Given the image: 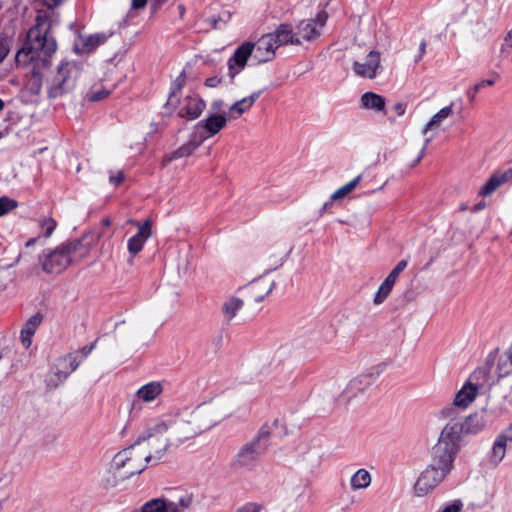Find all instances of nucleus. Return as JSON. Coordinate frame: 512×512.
Masks as SVG:
<instances>
[{
	"instance_id": "f257e3e1",
	"label": "nucleus",
	"mask_w": 512,
	"mask_h": 512,
	"mask_svg": "<svg viewBox=\"0 0 512 512\" xmlns=\"http://www.w3.org/2000/svg\"><path fill=\"white\" fill-rule=\"evenodd\" d=\"M227 416L218 402L203 403L191 411L160 421L145 429L135 442L148 463L159 461L175 443L194 438L211 429Z\"/></svg>"
},
{
	"instance_id": "f03ea898",
	"label": "nucleus",
	"mask_w": 512,
	"mask_h": 512,
	"mask_svg": "<svg viewBox=\"0 0 512 512\" xmlns=\"http://www.w3.org/2000/svg\"><path fill=\"white\" fill-rule=\"evenodd\" d=\"M100 235L87 232L80 239L69 241L50 251L42 260V269L49 274H59L69 265L86 257Z\"/></svg>"
},
{
	"instance_id": "7ed1b4c3",
	"label": "nucleus",
	"mask_w": 512,
	"mask_h": 512,
	"mask_svg": "<svg viewBox=\"0 0 512 512\" xmlns=\"http://www.w3.org/2000/svg\"><path fill=\"white\" fill-rule=\"evenodd\" d=\"M51 20L46 13H39L35 25L27 34L26 44L15 56L18 65L26 66L40 57L51 56L57 49L55 38L50 34Z\"/></svg>"
},
{
	"instance_id": "20e7f679",
	"label": "nucleus",
	"mask_w": 512,
	"mask_h": 512,
	"mask_svg": "<svg viewBox=\"0 0 512 512\" xmlns=\"http://www.w3.org/2000/svg\"><path fill=\"white\" fill-rule=\"evenodd\" d=\"M437 417L441 420H447V422L431 451L454 461L460 450L462 437L466 435L461 415L455 414L451 410H440Z\"/></svg>"
},
{
	"instance_id": "39448f33",
	"label": "nucleus",
	"mask_w": 512,
	"mask_h": 512,
	"mask_svg": "<svg viewBox=\"0 0 512 512\" xmlns=\"http://www.w3.org/2000/svg\"><path fill=\"white\" fill-rule=\"evenodd\" d=\"M454 461L431 451L430 464L419 474L413 491L418 497L431 493L448 476Z\"/></svg>"
},
{
	"instance_id": "423d86ee",
	"label": "nucleus",
	"mask_w": 512,
	"mask_h": 512,
	"mask_svg": "<svg viewBox=\"0 0 512 512\" xmlns=\"http://www.w3.org/2000/svg\"><path fill=\"white\" fill-rule=\"evenodd\" d=\"M298 42L292 37L290 25L281 24L273 33L263 35L253 45V59L258 63H266L274 59L275 51L282 45Z\"/></svg>"
},
{
	"instance_id": "0eeeda50",
	"label": "nucleus",
	"mask_w": 512,
	"mask_h": 512,
	"mask_svg": "<svg viewBox=\"0 0 512 512\" xmlns=\"http://www.w3.org/2000/svg\"><path fill=\"white\" fill-rule=\"evenodd\" d=\"M80 73L79 64L74 61H62L46 80L48 96L58 98L70 92L75 87Z\"/></svg>"
},
{
	"instance_id": "6e6552de",
	"label": "nucleus",
	"mask_w": 512,
	"mask_h": 512,
	"mask_svg": "<svg viewBox=\"0 0 512 512\" xmlns=\"http://www.w3.org/2000/svg\"><path fill=\"white\" fill-rule=\"evenodd\" d=\"M136 443L118 452L112 461V469L121 478H129L142 473L148 464Z\"/></svg>"
},
{
	"instance_id": "1a4fd4ad",
	"label": "nucleus",
	"mask_w": 512,
	"mask_h": 512,
	"mask_svg": "<svg viewBox=\"0 0 512 512\" xmlns=\"http://www.w3.org/2000/svg\"><path fill=\"white\" fill-rule=\"evenodd\" d=\"M383 367L381 365L369 368L367 371L351 378L341 393L342 401H350L365 393L380 376Z\"/></svg>"
},
{
	"instance_id": "9d476101",
	"label": "nucleus",
	"mask_w": 512,
	"mask_h": 512,
	"mask_svg": "<svg viewBox=\"0 0 512 512\" xmlns=\"http://www.w3.org/2000/svg\"><path fill=\"white\" fill-rule=\"evenodd\" d=\"M79 365L80 360H77V354H67L57 358L45 378L47 387L57 388Z\"/></svg>"
},
{
	"instance_id": "9b49d317",
	"label": "nucleus",
	"mask_w": 512,
	"mask_h": 512,
	"mask_svg": "<svg viewBox=\"0 0 512 512\" xmlns=\"http://www.w3.org/2000/svg\"><path fill=\"white\" fill-rule=\"evenodd\" d=\"M327 14L319 12L315 18L301 21L297 26V31H292V37L298 42L290 43L291 45H299L303 40L311 41L321 35V31L326 23Z\"/></svg>"
},
{
	"instance_id": "f8f14e48",
	"label": "nucleus",
	"mask_w": 512,
	"mask_h": 512,
	"mask_svg": "<svg viewBox=\"0 0 512 512\" xmlns=\"http://www.w3.org/2000/svg\"><path fill=\"white\" fill-rule=\"evenodd\" d=\"M264 449L265 445H258L257 440H252L243 445L235 455L233 467L236 469H252Z\"/></svg>"
},
{
	"instance_id": "ddd939ff",
	"label": "nucleus",
	"mask_w": 512,
	"mask_h": 512,
	"mask_svg": "<svg viewBox=\"0 0 512 512\" xmlns=\"http://www.w3.org/2000/svg\"><path fill=\"white\" fill-rule=\"evenodd\" d=\"M477 395L478 386L471 382H466L455 394L453 402L446 405L441 410H451L453 413L461 415L476 399Z\"/></svg>"
},
{
	"instance_id": "4468645a",
	"label": "nucleus",
	"mask_w": 512,
	"mask_h": 512,
	"mask_svg": "<svg viewBox=\"0 0 512 512\" xmlns=\"http://www.w3.org/2000/svg\"><path fill=\"white\" fill-rule=\"evenodd\" d=\"M253 57V45L251 42L241 44L228 60V75L234 79L246 66L249 57Z\"/></svg>"
},
{
	"instance_id": "2eb2a0df",
	"label": "nucleus",
	"mask_w": 512,
	"mask_h": 512,
	"mask_svg": "<svg viewBox=\"0 0 512 512\" xmlns=\"http://www.w3.org/2000/svg\"><path fill=\"white\" fill-rule=\"evenodd\" d=\"M381 67V55L378 51H370L364 60L355 61L353 64L354 72L363 78L373 79L378 74Z\"/></svg>"
},
{
	"instance_id": "dca6fc26",
	"label": "nucleus",
	"mask_w": 512,
	"mask_h": 512,
	"mask_svg": "<svg viewBox=\"0 0 512 512\" xmlns=\"http://www.w3.org/2000/svg\"><path fill=\"white\" fill-rule=\"evenodd\" d=\"M131 223L135 224L138 228V232L133 235L131 238H129L127 243V248L129 253L132 256H135L138 254L145 244V242L151 237L152 235V221L150 219H146L143 223L137 222V221H131Z\"/></svg>"
},
{
	"instance_id": "f3484780",
	"label": "nucleus",
	"mask_w": 512,
	"mask_h": 512,
	"mask_svg": "<svg viewBox=\"0 0 512 512\" xmlns=\"http://www.w3.org/2000/svg\"><path fill=\"white\" fill-rule=\"evenodd\" d=\"M112 34V32H99L90 35H79L75 43V50L81 54L91 53L105 44Z\"/></svg>"
},
{
	"instance_id": "a211bd4d",
	"label": "nucleus",
	"mask_w": 512,
	"mask_h": 512,
	"mask_svg": "<svg viewBox=\"0 0 512 512\" xmlns=\"http://www.w3.org/2000/svg\"><path fill=\"white\" fill-rule=\"evenodd\" d=\"M206 107L205 102L197 95H187L180 103L178 115L188 120L197 119Z\"/></svg>"
},
{
	"instance_id": "6ab92c4d",
	"label": "nucleus",
	"mask_w": 512,
	"mask_h": 512,
	"mask_svg": "<svg viewBox=\"0 0 512 512\" xmlns=\"http://www.w3.org/2000/svg\"><path fill=\"white\" fill-rule=\"evenodd\" d=\"M512 182V168L504 172H495L480 188L478 194L487 197L493 194L501 185Z\"/></svg>"
},
{
	"instance_id": "aec40b11",
	"label": "nucleus",
	"mask_w": 512,
	"mask_h": 512,
	"mask_svg": "<svg viewBox=\"0 0 512 512\" xmlns=\"http://www.w3.org/2000/svg\"><path fill=\"white\" fill-rule=\"evenodd\" d=\"M275 282L261 278L251 282L246 290L249 296L256 302L262 301L274 288Z\"/></svg>"
},
{
	"instance_id": "412c9836",
	"label": "nucleus",
	"mask_w": 512,
	"mask_h": 512,
	"mask_svg": "<svg viewBox=\"0 0 512 512\" xmlns=\"http://www.w3.org/2000/svg\"><path fill=\"white\" fill-rule=\"evenodd\" d=\"M163 392V386L160 382H150L141 386L135 393V401L148 403L157 399Z\"/></svg>"
},
{
	"instance_id": "4be33fe9",
	"label": "nucleus",
	"mask_w": 512,
	"mask_h": 512,
	"mask_svg": "<svg viewBox=\"0 0 512 512\" xmlns=\"http://www.w3.org/2000/svg\"><path fill=\"white\" fill-rule=\"evenodd\" d=\"M227 121L228 117L224 115L213 114L207 119L200 121L198 123V127H203L207 131L208 138L218 134L226 126Z\"/></svg>"
},
{
	"instance_id": "5701e85b",
	"label": "nucleus",
	"mask_w": 512,
	"mask_h": 512,
	"mask_svg": "<svg viewBox=\"0 0 512 512\" xmlns=\"http://www.w3.org/2000/svg\"><path fill=\"white\" fill-rule=\"evenodd\" d=\"M461 420L466 435L479 433L486 427L487 424L485 416L483 414H473L470 416H465L463 413L461 414Z\"/></svg>"
},
{
	"instance_id": "b1692460",
	"label": "nucleus",
	"mask_w": 512,
	"mask_h": 512,
	"mask_svg": "<svg viewBox=\"0 0 512 512\" xmlns=\"http://www.w3.org/2000/svg\"><path fill=\"white\" fill-rule=\"evenodd\" d=\"M260 93L256 92L251 94L248 97H244L240 99L239 101H236L233 105L229 107V118L230 119H237L239 118L243 113L248 111L253 104L256 102V100L259 98Z\"/></svg>"
},
{
	"instance_id": "393cba45",
	"label": "nucleus",
	"mask_w": 512,
	"mask_h": 512,
	"mask_svg": "<svg viewBox=\"0 0 512 512\" xmlns=\"http://www.w3.org/2000/svg\"><path fill=\"white\" fill-rule=\"evenodd\" d=\"M201 143H202V141H196V140L188 141L187 143L183 144L182 146H180L178 149H176L172 153L165 155L163 158L162 164L167 165L168 163H170L173 160L180 159V158L187 157V156L191 155L196 150V148L200 146Z\"/></svg>"
},
{
	"instance_id": "a878e982",
	"label": "nucleus",
	"mask_w": 512,
	"mask_h": 512,
	"mask_svg": "<svg viewBox=\"0 0 512 512\" xmlns=\"http://www.w3.org/2000/svg\"><path fill=\"white\" fill-rule=\"evenodd\" d=\"M244 301L236 296L227 297L222 303V312L225 319L230 322L243 308Z\"/></svg>"
},
{
	"instance_id": "bb28decb",
	"label": "nucleus",
	"mask_w": 512,
	"mask_h": 512,
	"mask_svg": "<svg viewBox=\"0 0 512 512\" xmlns=\"http://www.w3.org/2000/svg\"><path fill=\"white\" fill-rule=\"evenodd\" d=\"M361 106L365 109L381 112L385 108V99L374 92H366L361 96Z\"/></svg>"
},
{
	"instance_id": "cd10ccee",
	"label": "nucleus",
	"mask_w": 512,
	"mask_h": 512,
	"mask_svg": "<svg viewBox=\"0 0 512 512\" xmlns=\"http://www.w3.org/2000/svg\"><path fill=\"white\" fill-rule=\"evenodd\" d=\"M371 474L366 469H358L350 479V486L353 490H363L370 486Z\"/></svg>"
},
{
	"instance_id": "c85d7f7f",
	"label": "nucleus",
	"mask_w": 512,
	"mask_h": 512,
	"mask_svg": "<svg viewBox=\"0 0 512 512\" xmlns=\"http://www.w3.org/2000/svg\"><path fill=\"white\" fill-rule=\"evenodd\" d=\"M507 445L508 444L498 437L495 438L489 457V461L492 465L498 466L503 461L506 455Z\"/></svg>"
},
{
	"instance_id": "c756f323",
	"label": "nucleus",
	"mask_w": 512,
	"mask_h": 512,
	"mask_svg": "<svg viewBox=\"0 0 512 512\" xmlns=\"http://www.w3.org/2000/svg\"><path fill=\"white\" fill-rule=\"evenodd\" d=\"M453 113L452 105L443 107L440 109L431 119L430 121L424 126L422 133L426 134L429 130H432L434 128H437L440 126V124L447 119L449 116H451Z\"/></svg>"
},
{
	"instance_id": "7c9ffc66",
	"label": "nucleus",
	"mask_w": 512,
	"mask_h": 512,
	"mask_svg": "<svg viewBox=\"0 0 512 512\" xmlns=\"http://www.w3.org/2000/svg\"><path fill=\"white\" fill-rule=\"evenodd\" d=\"M497 372L499 377L512 374V346L499 357Z\"/></svg>"
},
{
	"instance_id": "2f4dec72",
	"label": "nucleus",
	"mask_w": 512,
	"mask_h": 512,
	"mask_svg": "<svg viewBox=\"0 0 512 512\" xmlns=\"http://www.w3.org/2000/svg\"><path fill=\"white\" fill-rule=\"evenodd\" d=\"M281 426H282V423L279 420H275L271 424H265L261 427L256 438H254L253 440H257L258 445H262L261 441L267 440L269 438L270 434H278V429Z\"/></svg>"
},
{
	"instance_id": "473e14b6",
	"label": "nucleus",
	"mask_w": 512,
	"mask_h": 512,
	"mask_svg": "<svg viewBox=\"0 0 512 512\" xmlns=\"http://www.w3.org/2000/svg\"><path fill=\"white\" fill-rule=\"evenodd\" d=\"M361 178H362V176L358 175L353 180H351L350 182H348L344 186H342L339 189H337L331 195V200L332 201H337V200H341L344 197H346L349 193H351L356 188V186L360 182Z\"/></svg>"
},
{
	"instance_id": "72a5a7b5",
	"label": "nucleus",
	"mask_w": 512,
	"mask_h": 512,
	"mask_svg": "<svg viewBox=\"0 0 512 512\" xmlns=\"http://www.w3.org/2000/svg\"><path fill=\"white\" fill-rule=\"evenodd\" d=\"M394 284L395 283H393L390 279L386 278L382 282V284L379 286V288L374 296V299H373L374 304H376V305L382 304L387 299L390 292L392 291Z\"/></svg>"
},
{
	"instance_id": "f704fd0d",
	"label": "nucleus",
	"mask_w": 512,
	"mask_h": 512,
	"mask_svg": "<svg viewBox=\"0 0 512 512\" xmlns=\"http://www.w3.org/2000/svg\"><path fill=\"white\" fill-rule=\"evenodd\" d=\"M38 226L43 230V235L45 237H50L54 232L57 223L52 217L43 216L38 220Z\"/></svg>"
},
{
	"instance_id": "c9c22d12",
	"label": "nucleus",
	"mask_w": 512,
	"mask_h": 512,
	"mask_svg": "<svg viewBox=\"0 0 512 512\" xmlns=\"http://www.w3.org/2000/svg\"><path fill=\"white\" fill-rule=\"evenodd\" d=\"M499 76L496 75L494 79H485V80H482L480 81L479 83H477L476 85H474L472 88H470L468 91H467V96L469 98L470 101H473L477 95V93L480 91V90H483L484 87L486 86H492L495 84L496 82V79L498 78Z\"/></svg>"
},
{
	"instance_id": "e433bc0d",
	"label": "nucleus",
	"mask_w": 512,
	"mask_h": 512,
	"mask_svg": "<svg viewBox=\"0 0 512 512\" xmlns=\"http://www.w3.org/2000/svg\"><path fill=\"white\" fill-rule=\"evenodd\" d=\"M41 322L42 316L40 314H35L27 320L21 330H23L26 334L34 335Z\"/></svg>"
},
{
	"instance_id": "4c0bfd02",
	"label": "nucleus",
	"mask_w": 512,
	"mask_h": 512,
	"mask_svg": "<svg viewBox=\"0 0 512 512\" xmlns=\"http://www.w3.org/2000/svg\"><path fill=\"white\" fill-rule=\"evenodd\" d=\"M18 203L16 200L11 199L7 196L0 197V217L8 214L15 208H17Z\"/></svg>"
},
{
	"instance_id": "58836bf2",
	"label": "nucleus",
	"mask_w": 512,
	"mask_h": 512,
	"mask_svg": "<svg viewBox=\"0 0 512 512\" xmlns=\"http://www.w3.org/2000/svg\"><path fill=\"white\" fill-rule=\"evenodd\" d=\"M110 94V91L107 90V89H104V88H100V89H91L87 94H86V98L89 100V101H92V102H97V101H101L103 99H105L106 97H108Z\"/></svg>"
},
{
	"instance_id": "ea45409f",
	"label": "nucleus",
	"mask_w": 512,
	"mask_h": 512,
	"mask_svg": "<svg viewBox=\"0 0 512 512\" xmlns=\"http://www.w3.org/2000/svg\"><path fill=\"white\" fill-rule=\"evenodd\" d=\"M408 261L407 260H401L398 262V264L394 267V269L390 272V274L386 277L390 279L393 283H396L400 273L407 267Z\"/></svg>"
},
{
	"instance_id": "a19ab883",
	"label": "nucleus",
	"mask_w": 512,
	"mask_h": 512,
	"mask_svg": "<svg viewBox=\"0 0 512 512\" xmlns=\"http://www.w3.org/2000/svg\"><path fill=\"white\" fill-rule=\"evenodd\" d=\"M463 502L461 500H454L443 505L437 512H462Z\"/></svg>"
},
{
	"instance_id": "79ce46f5",
	"label": "nucleus",
	"mask_w": 512,
	"mask_h": 512,
	"mask_svg": "<svg viewBox=\"0 0 512 512\" xmlns=\"http://www.w3.org/2000/svg\"><path fill=\"white\" fill-rule=\"evenodd\" d=\"M11 40L0 35V63L6 58L10 51Z\"/></svg>"
},
{
	"instance_id": "37998d69",
	"label": "nucleus",
	"mask_w": 512,
	"mask_h": 512,
	"mask_svg": "<svg viewBox=\"0 0 512 512\" xmlns=\"http://www.w3.org/2000/svg\"><path fill=\"white\" fill-rule=\"evenodd\" d=\"M95 348V342L90 345L84 346L83 348L72 352L71 354H77V360H80V363L93 351Z\"/></svg>"
},
{
	"instance_id": "c03bdc74",
	"label": "nucleus",
	"mask_w": 512,
	"mask_h": 512,
	"mask_svg": "<svg viewBox=\"0 0 512 512\" xmlns=\"http://www.w3.org/2000/svg\"><path fill=\"white\" fill-rule=\"evenodd\" d=\"M264 506L261 503L249 502L237 510V512H261Z\"/></svg>"
},
{
	"instance_id": "a18cd8bd",
	"label": "nucleus",
	"mask_w": 512,
	"mask_h": 512,
	"mask_svg": "<svg viewBox=\"0 0 512 512\" xmlns=\"http://www.w3.org/2000/svg\"><path fill=\"white\" fill-rule=\"evenodd\" d=\"M497 437L504 441L506 444L512 442V424L505 428L500 434H498Z\"/></svg>"
},
{
	"instance_id": "49530a36",
	"label": "nucleus",
	"mask_w": 512,
	"mask_h": 512,
	"mask_svg": "<svg viewBox=\"0 0 512 512\" xmlns=\"http://www.w3.org/2000/svg\"><path fill=\"white\" fill-rule=\"evenodd\" d=\"M32 334H26L23 330L20 333V340L25 348H29L32 344Z\"/></svg>"
},
{
	"instance_id": "de8ad7c7",
	"label": "nucleus",
	"mask_w": 512,
	"mask_h": 512,
	"mask_svg": "<svg viewBox=\"0 0 512 512\" xmlns=\"http://www.w3.org/2000/svg\"><path fill=\"white\" fill-rule=\"evenodd\" d=\"M506 48H512V29L504 38V44L501 47V52H504Z\"/></svg>"
},
{
	"instance_id": "09e8293b",
	"label": "nucleus",
	"mask_w": 512,
	"mask_h": 512,
	"mask_svg": "<svg viewBox=\"0 0 512 512\" xmlns=\"http://www.w3.org/2000/svg\"><path fill=\"white\" fill-rule=\"evenodd\" d=\"M431 139H432V137H429V138H427V139L425 140L424 145H423V147H422L421 151L419 152V154H418V156H417L416 160H415V161H414V163L412 164V166L416 165L417 163H419V162L421 161V159H422V158H423V156H424V151H425L426 147L428 146V144L430 143Z\"/></svg>"
},
{
	"instance_id": "8fccbe9b",
	"label": "nucleus",
	"mask_w": 512,
	"mask_h": 512,
	"mask_svg": "<svg viewBox=\"0 0 512 512\" xmlns=\"http://www.w3.org/2000/svg\"><path fill=\"white\" fill-rule=\"evenodd\" d=\"M124 180V175L122 172H118L116 175L110 177V182L114 185H119Z\"/></svg>"
},
{
	"instance_id": "3c124183",
	"label": "nucleus",
	"mask_w": 512,
	"mask_h": 512,
	"mask_svg": "<svg viewBox=\"0 0 512 512\" xmlns=\"http://www.w3.org/2000/svg\"><path fill=\"white\" fill-rule=\"evenodd\" d=\"M147 0H132L131 7L132 9H142L146 6Z\"/></svg>"
},
{
	"instance_id": "603ef678",
	"label": "nucleus",
	"mask_w": 512,
	"mask_h": 512,
	"mask_svg": "<svg viewBox=\"0 0 512 512\" xmlns=\"http://www.w3.org/2000/svg\"><path fill=\"white\" fill-rule=\"evenodd\" d=\"M48 8H54L62 3L61 0H40Z\"/></svg>"
},
{
	"instance_id": "864d4df0",
	"label": "nucleus",
	"mask_w": 512,
	"mask_h": 512,
	"mask_svg": "<svg viewBox=\"0 0 512 512\" xmlns=\"http://www.w3.org/2000/svg\"><path fill=\"white\" fill-rule=\"evenodd\" d=\"M185 74L184 72H182L175 80V86L177 87V89H181V87L184 85L185 83Z\"/></svg>"
},
{
	"instance_id": "5fc2aeb1",
	"label": "nucleus",
	"mask_w": 512,
	"mask_h": 512,
	"mask_svg": "<svg viewBox=\"0 0 512 512\" xmlns=\"http://www.w3.org/2000/svg\"><path fill=\"white\" fill-rule=\"evenodd\" d=\"M394 110L397 113V115L402 116L405 112V106L402 103H397L394 106Z\"/></svg>"
},
{
	"instance_id": "6e6d98bb",
	"label": "nucleus",
	"mask_w": 512,
	"mask_h": 512,
	"mask_svg": "<svg viewBox=\"0 0 512 512\" xmlns=\"http://www.w3.org/2000/svg\"><path fill=\"white\" fill-rule=\"evenodd\" d=\"M222 105H223V101L218 100V101H214L211 106L214 111H220L222 108Z\"/></svg>"
},
{
	"instance_id": "4d7b16f0",
	"label": "nucleus",
	"mask_w": 512,
	"mask_h": 512,
	"mask_svg": "<svg viewBox=\"0 0 512 512\" xmlns=\"http://www.w3.org/2000/svg\"><path fill=\"white\" fill-rule=\"evenodd\" d=\"M151 5L154 10H156L159 6H161L163 3H165L167 0H150Z\"/></svg>"
},
{
	"instance_id": "13d9d810",
	"label": "nucleus",
	"mask_w": 512,
	"mask_h": 512,
	"mask_svg": "<svg viewBox=\"0 0 512 512\" xmlns=\"http://www.w3.org/2000/svg\"><path fill=\"white\" fill-rule=\"evenodd\" d=\"M217 84V80L215 78H209L206 80V85L209 87H214Z\"/></svg>"
},
{
	"instance_id": "bf43d9fd",
	"label": "nucleus",
	"mask_w": 512,
	"mask_h": 512,
	"mask_svg": "<svg viewBox=\"0 0 512 512\" xmlns=\"http://www.w3.org/2000/svg\"><path fill=\"white\" fill-rule=\"evenodd\" d=\"M425 49H426V43H425V41H422L420 43V48H419V50H420V58L424 55Z\"/></svg>"
},
{
	"instance_id": "052dcab7",
	"label": "nucleus",
	"mask_w": 512,
	"mask_h": 512,
	"mask_svg": "<svg viewBox=\"0 0 512 512\" xmlns=\"http://www.w3.org/2000/svg\"><path fill=\"white\" fill-rule=\"evenodd\" d=\"M5 108V102L0 99V112Z\"/></svg>"
},
{
	"instance_id": "680f3d73",
	"label": "nucleus",
	"mask_w": 512,
	"mask_h": 512,
	"mask_svg": "<svg viewBox=\"0 0 512 512\" xmlns=\"http://www.w3.org/2000/svg\"><path fill=\"white\" fill-rule=\"evenodd\" d=\"M34 243H35V239H31V240H29V241L26 243V245H27V246H31V245H33Z\"/></svg>"
},
{
	"instance_id": "e2e57ef3",
	"label": "nucleus",
	"mask_w": 512,
	"mask_h": 512,
	"mask_svg": "<svg viewBox=\"0 0 512 512\" xmlns=\"http://www.w3.org/2000/svg\"><path fill=\"white\" fill-rule=\"evenodd\" d=\"M483 206L481 204H478L477 206H475V209L474 210H479L481 209Z\"/></svg>"
},
{
	"instance_id": "0e129e2a",
	"label": "nucleus",
	"mask_w": 512,
	"mask_h": 512,
	"mask_svg": "<svg viewBox=\"0 0 512 512\" xmlns=\"http://www.w3.org/2000/svg\"><path fill=\"white\" fill-rule=\"evenodd\" d=\"M281 364V360H277L274 367H278Z\"/></svg>"
},
{
	"instance_id": "69168bd1",
	"label": "nucleus",
	"mask_w": 512,
	"mask_h": 512,
	"mask_svg": "<svg viewBox=\"0 0 512 512\" xmlns=\"http://www.w3.org/2000/svg\"><path fill=\"white\" fill-rule=\"evenodd\" d=\"M104 224L108 226L110 224V221L108 219H105Z\"/></svg>"
},
{
	"instance_id": "338daca9",
	"label": "nucleus",
	"mask_w": 512,
	"mask_h": 512,
	"mask_svg": "<svg viewBox=\"0 0 512 512\" xmlns=\"http://www.w3.org/2000/svg\"><path fill=\"white\" fill-rule=\"evenodd\" d=\"M179 9H180L181 14H183V11H184L183 6H179Z\"/></svg>"
},
{
	"instance_id": "774afa93",
	"label": "nucleus",
	"mask_w": 512,
	"mask_h": 512,
	"mask_svg": "<svg viewBox=\"0 0 512 512\" xmlns=\"http://www.w3.org/2000/svg\"><path fill=\"white\" fill-rule=\"evenodd\" d=\"M2 138V133L0 132V139Z\"/></svg>"
}]
</instances>
